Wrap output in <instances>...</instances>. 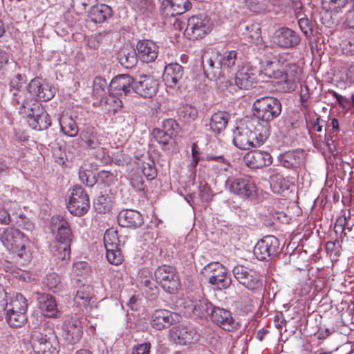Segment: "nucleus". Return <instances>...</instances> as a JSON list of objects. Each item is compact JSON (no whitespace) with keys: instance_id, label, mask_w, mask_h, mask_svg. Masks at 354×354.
Wrapping results in <instances>:
<instances>
[{"instance_id":"nucleus-1","label":"nucleus","mask_w":354,"mask_h":354,"mask_svg":"<svg viewBox=\"0 0 354 354\" xmlns=\"http://www.w3.org/2000/svg\"><path fill=\"white\" fill-rule=\"evenodd\" d=\"M57 339L53 328L41 323L32 330L30 344L35 354H57Z\"/></svg>"},{"instance_id":"nucleus-2","label":"nucleus","mask_w":354,"mask_h":354,"mask_svg":"<svg viewBox=\"0 0 354 354\" xmlns=\"http://www.w3.org/2000/svg\"><path fill=\"white\" fill-rule=\"evenodd\" d=\"M0 241L10 252L24 261L30 260L29 239L20 230L14 227L2 228L0 230Z\"/></svg>"},{"instance_id":"nucleus-3","label":"nucleus","mask_w":354,"mask_h":354,"mask_svg":"<svg viewBox=\"0 0 354 354\" xmlns=\"http://www.w3.org/2000/svg\"><path fill=\"white\" fill-rule=\"evenodd\" d=\"M28 301L21 293H15L6 304V320L12 328H21L27 321Z\"/></svg>"},{"instance_id":"nucleus-4","label":"nucleus","mask_w":354,"mask_h":354,"mask_svg":"<svg viewBox=\"0 0 354 354\" xmlns=\"http://www.w3.org/2000/svg\"><path fill=\"white\" fill-rule=\"evenodd\" d=\"M254 115L263 121L268 122L277 117L281 111L279 100L273 97H263L253 103Z\"/></svg>"},{"instance_id":"nucleus-5","label":"nucleus","mask_w":354,"mask_h":354,"mask_svg":"<svg viewBox=\"0 0 354 354\" xmlns=\"http://www.w3.org/2000/svg\"><path fill=\"white\" fill-rule=\"evenodd\" d=\"M230 193L245 199L256 196V187L251 178L245 175L229 178L226 181Z\"/></svg>"},{"instance_id":"nucleus-6","label":"nucleus","mask_w":354,"mask_h":354,"mask_svg":"<svg viewBox=\"0 0 354 354\" xmlns=\"http://www.w3.org/2000/svg\"><path fill=\"white\" fill-rule=\"evenodd\" d=\"M213 23L209 17L203 15L192 16L187 20L185 35L192 40L204 37L211 32Z\"/></svg>"},{"instance_id":"nucleus-7","label":"nucleus","mask_w":354,"mask_h":354,"mask_svg":"<svg viewBox=\"0 0 354 354\" xmlns=\"http://www.w3.org/2000/svg\"><path fill=\"white\" fill-rule=\"evenodd\" d=\"M68 211L75 216L84 215L90 208V199L83 187L76 185L71 189L67 205Z\"/></svg>"},{"instance_id":"nucleus-8","label":"nucleus","mask_w":354,"mask_h":354,"mask_svg":"<svg viewBox=\"0 0 354 354\" xmlns=\"http://www.w3.org/2000/svg\"><path fill=\"white\" fill-rule=\"evenodd\" d=\"M203 273L208 277V282L220 289H227L232 283L227 268L218 262H212L203 268Z\"/></svg>"},{"instance_id":"nucleus-9","label":"nucleus","mask_w":354,"mask_h":354,"mask_svg":"<svg viewBox=\"0 0 354 354\" xmlns=\"http://www.w3.org/2000/svg\"><path fill=\"white\" fill-rule=\"evenodd\" d=\"M156 282L169 293H174L180 287V280L175 269L167 265L159 266L154 272Z\"/></svg>"},{"instance_id":"nucleus-10","label":"nucleus","mask_w":354,"mask_h":354,"mask_svg":"<svg viewBox=\"0 0 354 354\" xmlns=\"http://www.w3.org/2000/svg\"><path fill=\"white\" fill-rule=\"evenodd\" d=\"M236 280L243 287L251 291L261 288L262 282L258 273L247 267L236 266L232 270Z\"/></svg>"},{"instance_id":"nucleus-11","label":"nucleus","mask_w":354,"mask_h":354,"mask_svg":"<svg viewBox=\"0 0 354 354\" xmlns=\"http://www.w3.org/2000/svg\"><path fill=\"white\" fill-rule=\"evenodd\" d=\"M279 241L277 237L268 235L259 240L254 248V254L261 261H268L278 253Z\"/></svg>"},{"instance_id":"nucleus-12","label":"nucleus","mask_w":354,"mask_h":354,"mask_svg":"<svg viewBox=\"0 0 354 354\" xmlns=\"http://www.w3.org/2000/svg\"><path fill=\"white\" fill-rule=\"evenodd\" d=\"M273 43L283 49L294 48L300 41L299 35L288 27H281L277 29L272 36Z\"/></svg>"},{"instance_id":"nucleus-13","label":"nucleus","mask_w":354,"mask_h":354,"mask_svg":"<svg viewBox=\"0 0 354 354\" xmlns=\"http://www.w3.org/2000/svg\"><path fill=\"white\" fill-rule=\"evenodd\" d=\"M158 90V81L153 77L147 75L134 78L133 91L143 97H152Z\"/></svg>"},{"instance_id":"nucleus-14","label":"nucleus","mask_w":354,"mask_h":354,"mask_svg":"<svg viewBox=\"0 0 354 354\" xmlns=\"http://www.w3.org/2000/svg\"><path fill=\"white\" fill-rule=\"evenodd\" d=\"M83 335L82 321L76 317H71L64 321L62 325V336L66 342L75 344L78 342Z\"/></svg>"},{"instance_id":"nucleus-15","label":"nucleus","mask_w":354,"mask_h":354,"mask_svg":"<svg viewBox=\"0 0 354 354\" xmlns=\"http://www.w3.org/2000/svg\"><path fill=\"white\" fill-rule=\"evenodd\" d=\"M50 228L55 236V242L71 243L72 232L68 221L61 216H53L50 219Z\"/></svg>"},{"instance_id":"nucleus-16","label":"nucleus","mask_w":354,"mask_h":354,"mask_svg":"<svg viewBox=\"0 0 354 354\" xmlns=\"http://www.w3.org/2000/svg\"><path fill=\"white\" fill-rule=\"evenodd\" d=\"M30 91L32 92L34 101H48L55 94V88L47 82H41L40 79L35 78L30 82Z\"/></svg>"},{"instance_id":"nucleus-17","label":"nucleus","mask_w":354,"mask_h":354,"mask_svg":"<svg viewBox=\"0 0 354 354\" xmlns=\"http://www.w3.org/2000/svg\"><path fill=\"white\" fill-rule=\"evenodd\" d=\"M138 56L145 63H151L156 60L159 53V46L152 40L143 39L136 45Z\"/></svg>"},{"instance_id":"nucleus-18","label":"nucleus","mask_w":354,"mask_h":354,"mask_svg":"<svg viewBox=\"0 0 354 354\" xmlns=\"http://www.w3.org/2000/svg\"><path fill=\"white\" fill-rule=\"evenodd\" d=\"M218 54L205 55L203 57L202 66L205 75L211 80H218L223 78L221 68L218 65Z\"/></svg>"},{"instance_id":"nucleus-19","label":"nucleus","mask_w":354,"mask_h":354,"mask_svg":"<svg viewBox=\"0 0 354 354\" xmlns=\"http://www.w3.org/2000/svg\"><path fill=\"white\" fill-rule=\"evenodd\" d=\"M243 161L251 169H259L270 165L272 162V158L268 152L254 150L244 156Z\"/></svg>"},{"instance_id":"nucleus-20","label":"nucleus","mask_w":354,"mask_h":354,"mask_svg":"<svg viewBox=\"0 0 354 354\" xmlns=\"http://www.w3.org/2000/svg\"><path fill=\"white\" fill-rule=\"evenodd\" d=\"M211 318L214 323L225 330L231 331L236 328V322L227 310L214 306Z\"/></svg>"},{"instance_id":"nucleus-21","label":"nucleus","mask_w":354,"mask_h":354,"mask_svg":"<svg viewBox=\"0 0 354 354\" xmlns=\"http://www.w3.org/2000/svg\"><path fill=\"white\" fill-rule=\"evenodd\" d=\"M192 7L189 0H163L161 8L163 14L169 17L180 15Z\"/></svg>"},{"instance_id":"nucleus-22","label":"nucleus","mask_w":354,"mask_h":354,"mask_svg":"<svg viewBox=\"0 0 354 354\" xmlns=\"http://www.w3.org/2000/svg\"><path fill=\"white\" fill-rule=\"evenodd\" d=\"M183 77V68L180 64L171 63L165 67L162 78L167 86L170 88L179 86Z\"/></svg>"},{"instance_id":"nucleus-23","label":"nucleus","mask_w":354,"mask_h":354,"mask_svg":"<svg viewBox=\"0 0 354 354\" xmlns=\"http://www.w3.org/2000/svg\"><path fill=\"white\" fill-rule=\"evenodd\" d=\"M118 222L122 227L137 228L143 223V217L138 211L123 209L118 214Z\"/></svg>"},{"instance_id":"nucleus-24","label":"nucleus","mask_w":354,"mask_h":354,"mask_svg":"<svg viewBox=\"0 0 354 354\" xmlns=\"http://www.w3.org/2000/svg\"><path fill=\"white\" fill-rule=\"evenodd\" d=\"M196 335L194 330L189 328L184 325H179L173 326L169 330V338L176 344L186 345L189 344L194 339Z\"/></svg>"},{"instance_id":"nucleus-25","label":"nucleus","mask_w":354,"mask_h":354,"mask_svg":"<svg viewBox=\"0 0 354 354\" xmlns=\"http://www.w3.org/2000/svg\"><path fill=\"white\" fill-rule=\"evenodd\" d=\"M134 78L129 75H119L113 78L109 84V91H115L117 94L125 96L130 95L133 91Z\"/></svg>"},{"instance_id":"nucleus-26","label":"nucleus","mask_w":354,"mask_h":354,"mask_svg":"<svg viewBox=\"0 0 354 354\" xmlns=\"http://www.w3.org/2000/svg\"><path fill=\"white\" fill-rule=\"evenodd\" d=\"M12 96V103L19 106L18 109L21 113H26V109L30 110L31 103L34 101V97L32 92L30 91V84L28 88L19 89V91L13 90L11 93Z\"/></svg>"},{"instance_id":"nucleus-27","label":"nucleus","mask_w":354,"mask_h":354,"mask_svg":"<svg viewBox=\"0 0 354 354\" xmlns=\"http://www.w3.org/2000/svg\"><path fill=\"white\" fill-rule=\"evenodd\" d=\"M220 67L221 68L223 78L227 77L230 74L236 71L237 60V52L236 50H227L223 54L218 55Z\"/></svg>"},{"instance_id":"nucleus-28","label":"nucleus","mask_w":354,"mask_h":354,"mask_svg":"<svg viewBox=\"0 0 354 354\" xmlns=\"http://www.w3.org/2000/svg\"><path fill=\"white\" fill-rule=\"evenodd\" d=\"M38 306L44 316L56 317L58 313L57 304L54 297L49 294H38Z\"/></svg>"},{"instance_id":"nucleus-29","label":"nucleus","mask_w":354,"mask_h":354,"mask_svg":"<svg viewBox=\"0 0 354 354\" xmlns=\"http://www.w3.org/2000/svg\"><path fill=\"white\" fill-rule=\"evenodd\" d=\"M28 123L35 131H44L50 124L48 114L42 109L37 114L33 108H30V112L26 113Z\"/></svg>"},{"instance_id":"nucleus-30","label":"nucleus","mask_w":354,"mask_h":354,"mask_svg":"<svg viewBox=\"0 0 354 354\" xmlns=\"http://www.w3.org/2000/svg\"><path fill=\"white\" fill-rule=\"evenodd\" d=\"M173 314L165 309L154 311L151 315V324L157 330H162L170 326L174 322Z\"/></svg>"},{"instance_id":"nucleus-31","label":"nucleus","mask_w":354,"mask_h":354,"mask_svg":"<svg viewBox=\"0 0 354 354\" xmlns=\"http://www.w3.org/2000/svg\"><path fill=\"white\" fill-rule=\"evenodd\" d=\"M258 73L257 69L243 68L236 74L235 84L241 89H249L255 82Z\"/></svg>"},{"instance_id":"nucleus-32","label":"nucleus","mask_w":354,"mask_h":354,"mask_svg":"<svg viewBox=\"0 0 354 354\" xmlns=\"http://www.w3.org/2000/svg\"><path fill=\"white\" fill-rule=\"evenodd\" d=\"M113 11L106 4H97L91 7L88 17L95 24H102L112 17Z\"/></svg>"},{"instance_id":"nucleus-33","label":"nucleus","mask_w":354,"mask_h":354,"mask_svg":"<svg viewBox=\"0 0 354 354\" xmlns=\"http://www.w3.org/2000/svg\"><path fill=\"white\" fill-rule=\"evenodd\" d=\"M74 302L80 307L87 308L95 302L93 289L90 285L80 286L74 297Z\"/></svg>"},{"instance_id":"nucleus-34","label":"nucleus","mask_w":354,"mask_h":354,"mask_svg":"<svg viewBox=\"0 0 354 354\" xmlns=\"http://www.w3.org/2000/svg\"><path fill=\"white\" fill-rule=\"evenodd\" d=\"M270 185L273 192L281 194L289 189L290 183L281 174L270 169Z\"/></svg>"},{"instance_id":"nucleus-35","label":"nucleus","mask_w":354,"mask_h":354,"mask_svg":"<svg viewBox=\"0 0 354 354\" xmlns=\"http://www.w3.org/2000/svg\"><path fill=\"white\" fill-rule=\"evenodd\" d=\"M315 147L319 150L333 153L335 150L333 136L330 134H310Z\"/></svg>"},{"instance_id":"nucleus-36","label":"nucleus","mask_w":354,"mask_h":354,"mask_svg":"<svg viewBox=\"0 0 354 354\" xmlns=\"http://www.w3.org/2000/svg\"><path fill=\"white\" fill-rule=\"evenodd\" d=\"M230 114L225 111L214 113L209 121V130L214 133H221L227 127Z\"/></svg>"},{"instance_id":"nucleus-37","label":"nucleus","mask_w":354,"mask_h":354,"mask_svg":"<svg viewBox=\"0 0 354 354\" xmlns=\"http://www.w3.org/2000/svg\"><path fill=\"white\" fill-rule=\"evenodd\" d=\"M138 57V53L132 47L122 48L118 55L119 62L126 68H133L137 64Z\"/></svg>"},{"instance_id":"nucleus-38","label":"nucleus","mask_w":354,"mask_h":354,"mask_svg":"<svg viewBox=\"0 0 354 354\" xmlns=\"http://www.w3.org/2000/svg\"><path fill=\"white\" fill-rule=\"evenodd\" d=\"M214 306L206 299H201L192 305V310L196 317L203 318L211 316Z\"/></svg>"},{"instance_id":"nucleus-39","label":"nucleus","mask_w":354,"mask_h":354,"mask_svg":"<svg viewBox=\"0 0 354 354\" xmlns=\"http://www.w3.org/2000/svg\"><path fill=\"white\" fill-rule=\"evenodd\" d=\"M233 142L240 149L248 150L252 147H259L261 141H254V138H251L250 134H236L233 138Z\"/></svg>"},{"instance_id":"nucleus-40","label":"nucleus","mask_w":354,"mask_h":354,"mask_svg":"<svg viewBox=\"0 0 354 354\" xmlns=\"http://www.w3.org/2000/svg\"><path fill=\"white\" fill-rule=\"evenodd\" d=\"M50 250L53 255L57 259L64 261L69 258L71 254V243L55 242Z\"/></svg>"},{"instance_id":"nucleus-41","label":"nucleus","mask_w":354,"mask_h":354,"mask_svg":"<svg viewBox=\"0 0 354 354\" xmlns=\"http://www.w3.org/2000/svg\"><path fill=\"white\" fill-rule=\"evenodd\" d=\"M269 75L278 79L281 83L283 82L286 84V86L283 88L285 91L290 92L295 90V79L293 75H288L287 73L280 71H273L272 74H269Z\"/></svg>"},{"instance_id":"nucleus-42","label":"nucleus","mask_w":354,"mask_h":354,"mask_svg":"<svg viewBox=\"0 0 354 354\" xmlns=\"http://www.w3.org/2000/svg\"><path fill=\"white\" fill-rule=\"evenodd\" d=\"M140 169L143 175L148 180H153L157 176V170L154 161L149 156H143Z\"/></svg>"},{"instance_id":"nucleus-43","label":"nucleus","mask_w":354,"mask_h":354,"mask_svg":"<svg viewBox=\"0 0 354 354\" xmlns=\"http://www.w3.org/2000/svg\"><path fill=\"white\" fill-rule=\"evenodd\" d=\"M107 88H109V86L105 79L100 76L95 77L93 82V95L96 98H100L102 101L106 95Z\"/></svg>"},{"instance_id":"nucleus-44","label":"nucleus","mask_w":354,"mask_h":354,"mask_svg":"<svg viewBox=\"0 0 354 354\" xmlns=\"http://www.w3.org/2000/svg\"><path fill=\"white\" fill-rule=\"evenodd\" d=\"M178 114L184 122H190L196 119L198 112L192 106L185 104L178 109Z\"/></svg>"},{"instance_id":"nucleus-45","label":"nucleus","mask_w":354,"mask_h":354,"mask_svg":"<svg viewBox=\"0 0 354 354\" xmlns=\"http://www.w3.org/2000/svg\"><path fill=\"white\" fill-rule=\"evenodd\" d=\"M104 244L105 248L119 247L120 240L118 232L113 228L106 230L104 235Z\"/></svg>"},{"instance_id":"nucleus-46","label":"nucleus","mask_w":354,"mask_h":354,"mask_svg":"<svg viewBox=\"0 0 354 354\" xmlns=\"http://www.w3.org/2000/svg\"><path fill=\"white\" fill-rule=\"evenodd\" d=\"M79 178L80 181L87 187H93L97 183V176L93 172L81 167L79 170Z\"/></svg>"},{"instance_id":"nucleus-47","label":"nucleus","mask_w":354,"mask_h":354,"mask_svg":"<svg viewBox=\"0 0 354 354\" xmlns=\"http://www.w3.org/2000/svg\"><path fill=\"white\" fill-rule=\"evenodd\" d=\"M4 207L8 212L11 213V218H12V222L17 223V221H15V217H19L21 219L25 217L19 204L16 201L5 202Z\"/></svg>"},{"instance_id":"nucleus-48","label":"nucleus","mask_w":354,"mask_h":354,"mask_svg":"<svg viewBox=\"0 0 354 354\" xmlns=\"http://www.w3.org/2000/svg\"><path fill=\"white\" fill-rule=\"evenodd\" d=\"M46 284L49 290L55 292L59 291L62 287L60 277L55 272L47 274Z\"/></svg>"},{"instance_id":"nucleus-49","label":"nucleus","mask_w":354,"mask_h":354,"mask_svg":"<svg viewBox=\"0 0 354 354\" xmlns=\"http://www.w3.org/2000/svg\"><path fill=\"white\" fill-rule=\"evenodd\" d=\"M106 259L108 261L113 264L118 266L122 261V254L119 247L106 248Z\"/></svg>"},{"instance_id":"nucleus-50","label":"nucleus","mask_w":354,"mask_h":354,"mask_svg":"<svg viewBox=\"0 0 354 354\" xmlns=\"http://www.w3.org/2000/svg\"><path fill=\"white\" fill-rule=\"evenodd\" d=\"M158 282H156V280H151L150 283H147L142 288L144 294L149 299H154L158 295L159 288L157 286Z\"/></svg>"},{"instance_id":"nucleus-51","label":"nucleus","mask_w":354,"mask_h":354,"mask_svg":"<svg viewBox=\"0 0 354 354\" xmlns=\"http://www.w3.org/2000/svg\"><path fill=\"white\" fill-rule=\"evenodd\" d=\"M348 3V0H322L323 8L326 10L335 11L344 8Z\"/></svg>"},{"instance_id":"nucleus-52","label":"nucleus","mask_w":354,"mask_h":354,"mask_svg":"<svg viewBox=\"0 0 354 354\" xmlns=\"http://www.w3.org/2000/svg\"><path fill=\"white\" fill-rule=\"evenodd\" d=\"M158 133H178L180 130L179 124L174 119H166L162 121L161 129H158Z\"/></svg>"},{"instance_id":"nucleus-53","label":"nucleus","mask_w":354,"mask_h":354,"mask_svg":"<svg viewBox=\"0 0 354 354\" xmlns=\"http://www.w3.org/2000/svg\"><path fill=\"white\" fill-rule=\"evenodd\" d=\"M10 93H13V90L19 91V89H26L28 88V86L26 84V79L24 75L21 74H17L15 77H13L10 83Z\"/></svg>"},{"instance_id":"nucleus-54","label":"nucleus","mask_w":354,"mask_h":354,"mask_svg":"<svg viewBox=\"0 0 354 354\" xmlns=\"http://www.w3.org/2000/svg\"><path fill=\"white\" fill-rule=\"evenodd\" d=\"M245 34L248 37L252 40L258 41L261 38V28L257 24H252L251 25H245L244 27Z\"/></svg>"},{"instance_id":"nucleus-55","label":"nucleus","mask_w":354,"mask_h":354,"mask_svg":"<svg viewBox=\"0 0 354 354\" xmlns=\"http://www.w3.org/2000/svg\"><path fill=\"white\" fill-rule=\"evenodd\" d=\"M109 199L103 194L97 196L94 202V207L100 213H104L109 209Z\"/></svg>"},{"instance_id":"nucleus-56","label":"nucleus","mask_w":354,"mask_h":354,"mask_svg":"<svg viewBox=\"0 0 354 354\" xmlns=\"http://www.w3.org/2000/svg\"><path fill=\"white\" fill-rule=\"evenodd\" d=\"M97 182L109 185L114 183L116 178L113 173L103 170L97 173Z\"/></svg>"},{"instance_id":"nucleus-57","label":"nucleus","mask_w":354,"mask_h":354,"mask_svg":"<svg viewBox=\"0 0 354 354\" xmlns=\"http://www.w3.org/2000/svg\"><path fill=\"white\" fill-rule=\"evenodd\" d=\"M89 272V266L85 262H77L73 266V274L76 277H84Z\"/></svg>"},{"instance_id":"nucleus-58","label":"nucleus","mask_w":354,"mask_h":354,"mask_svg":"<svg viewBox=\"0 0 354 354\" xmlns=\"http://www.w3.org/2000/svg\"><path fill=\"white\" fill-rule=\"evenodd\" d=\"M157 142L162 145L164 150H169L172 146V138L170 134H153Z\"/></svg>"},{"instance_id":"nucleus-59","label":"nucleus","mask_w":354,"mask_h":354,"mask_svg":"<svg viewBox=\"0 0 354 354\" xmlns=\"http://www.w3.org/2000/svg\"><path fill=\"white\" fill-rule=\"evenodd\" d=\"M130 158L122 153V151H118L113 153L111 158L112 162L118 166L127 165L130 162Z\"/></svg>"},{"instance_id":"nucleus-60","label":"nucleus","mask_w":354,"mask_h":354,"mask_svg":"<svg viewBox=\"0 0 354 354\" xmlns=\"http://www.w3.org/2000/svg\"><path fill=\"white\" fill-rule=\"evenodd\" d=\"M298 25L306 36V37H310L313 35V30L309 20L307 18H301L298 20Z\"/></svg>"},{"instance_id":"nucleus-61","label":"nucleus","mask_w":354,"mask_h":354,"mask_svg":"<svg viewBox=\"0 0 354 354\" xmlns=\"http://www.w3.org/2000/svg\"><path fill=\"white\" fill-rule=\"evenodd\" d=\"M139 280L141 287L147 284V283H150L151 280H155L153 278L151 272L147 268H142L139 272Z\"/></svg>"},{"instance_id":"nucleus-62","label":"nucleus","mask_w":354,"mask_h":354,"mask_svg":"<svg viewBox=\"0 0 354 354\" xmlns=\"http://www.w3.org/2000/svg\"><path fill=\"white\" fill-rule=\"evenodd\" d=\"M245 4L248 8L252 12H259L266 8L265 5L260 3L259 0H245Z\"/></svg>"},{"instance_id":"nucleus-63","label":"nucleus","mask_w":354,"mask_h":354,"mask_svg":"<svg viewBox=\"0 0 354 354\" xmlns=\"http://www.w3.org/2000/svg\"><path fill=\"white\" fill-rule=\"evenodd\" d=\"M82 140L84 141L86 146L90 149H95L100 145V142L95 134H85Z\"/></svg>"},{"instance_id":"nucleus-64","label":"nucleus","mask_w":354,"mask_h":354,"mask_svg":"<svg viewBox=\"0 0 354 354\" xmlns=\"http://www.w3.org/2000/svg\"><path fill=\"white\" fill-rule=\"evenodd\" d=\"M150 350V344H141L133 348L132 354H148Z\"/></svg>"}]
</instances>
